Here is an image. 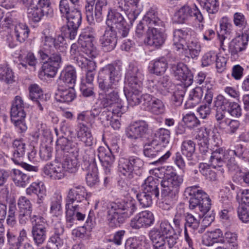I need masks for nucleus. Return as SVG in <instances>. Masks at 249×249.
Wrapping results in <instances>:
<instances>
[{"mask_svg": "<svg viewBox=\"0 0 249 249\" xmlns=\"http://www.w3.org/2000/svg\"><path fill=\"white\" fill-rule=\"evenodd\" d=\"M64 229L60 224L56 225L54 229V233L49 238L47 245V249H59L63 245V240L61 236L64 233Z\"/></svg>", "mask_w": 249, "mask_h": 249, "instance_id": "c756f323", "label": "nucleus"}, {"mask_svg": "<svg viewBox=\"0 0 249 249\" xmlns=\"http://www.w3.org/2000/svg\"><path fill=\"white\" fill-rule=\"evenodd\" d=\"M78 156L72 155H68L64 162L61 163L64 173L68 171L70 173L75 172L78 168Z\"/></svg>", "mask_w": 249, "mask_h": 249, "instance_id": "49530a36", "label": "nucleus"}, {"mask_svg": "<svg viewBox=\"0 0 249 249\" xmlns=\"http://www.w3.org/2000/svg\"><path fill=\"white\" fill-rule=\"evenodd\" d=\"M171 70L176 79L180 81L184 87L190 86L193 81V76L186 65L182 63L173 64Z\"/></svg>", "mask_w": 249, "mask_h": 249, "instance_id": "6ab92c4d", "label": "nucleus"}, {"mask_svg": "<svg viewBox=\"0 0 249 249\" xmlns=\"http://www.w3.org/2000/svg\"><path fill=\"white\" fill-rule=\"evenodd\" d=\"M184 218L185 219L184 210L181 208L178 209L173 219L174 226L173 227L178 235L182 231Z\"/></svg>", "mask_w": 249, "mask_h": 249, "instance_id": "8fccbe9b", "label": "nucleus"}, {"mask_svg": "<svg viewBox=\"0 0 249 249\" xmlns=\"http://www.w3.org/2000/svg\"><path fill=\"white\" fill-rule=\"evenodd\" d=\"M191 7L188 5L181 6L174 14L173 21L178 24L186 23L191 19Z\"/></svg>", "mask_w": 249, "mask_h": 249, "instance_id": "79ce46f5", "label": "nucleus"}, {"mask_svg": "<svg viewBox=\"0 0 249 249\" xmlns=\"http://www.w3.org/2000/svg\"><path fill=\"white\" fill-rule=\"evenodd\" d=\"M21 4L30 5L34 2L38 5L42 17L51 18L53 16V11L50 5L49 0H18Z\"/></svg>", "mask_w": 249, "mask_h": 249, "instance_id": "2f4dec72", "label": "nucleus"}, {"mask_svg": "<svg viewBox=\"0 0 249 249\" xmlns=\"http://www.w3.org/2000/svg\"><path fill=\"white\" fill-rule=\"evenodd\" d=\"M149 236L152 242L153 249H166V246H167L166 239L150 234Z\"/></svg>", "mask_w": 249, "mask_h": 249, "instance_id": "0e129e2a", "label": "nucleus"}, {"mask_svg": "<svg viewBox=\"0 0 249 249\" xmlns=\"http://www.w3.org/2000/svg\"><path fill=\"white\" fill-rule=\"evenodd\" d=\"M183 181V176L179 175L174 171L168 175L166 179L160 181L161 195L165 198V200L170 202V204L177 200Z\"/></svg>", "mask_w": 249, "mask_h": 249, "instance_id": "6e6552de", "label": "nucleus"}, {"mask_svg": "<svg viewBox=\"0 0 249 249\" xmlns=\"http://www.w3.org/2000/svg\"><path fill=\"white\" fill-rule=\"evenodd\" d=\"M164 28L158 27L150 30L151 35L148 38V45L159 47L163 44L166 37Z\"/></svg>", "mask_w": 249, "mask_h": 249, "instance_id": "72a5a7b5", "label": "nucleus"}, {"mask_svg": "<svg viewBox=\"0 0 249 249\" xmlns=\"http://www.w3.org/2000/svg\"><path fill=\"white\" fill-rule=\"evenodd\" d=\"M86 189L83 186H75L69 190L65 206L67 222L70 224L73 223L74 217L78 221H83L88 213L86 223L88 225L91 223L93 212L86 211L82 204V201L86 199Z\"/></svg>", "mask_w": 249, "mask_h": 249, "instance_id": "20e7f679", "label": "nucleus"}, {"mask_svg": "<svg viewBox=\"0 0 249 249\" xmlns=\"http://www.w3.org/2000/svg\"><path fill=\"white\" fill-rule=\"evenodd\" d=\"M142 21L146 25L148 31L158 27H164V23L159 17L158 9L155 7H151L146 12L142 18Z\"/></svg>", "mask_w": 249, "mask_h": 249, "instance_id": "393cba45", "label": "nucleus"}, {"mask_svg": "<svg viewBox=\"0 0 249 249\" xmlns=\"http://www.w3.org/2000/svg\"><path fill=\"white\" fill-rule=\"evenodd\" d=\"M45 176L52 179H61L65 176L64 169L61 162H54L46 164L43 169Z\"/></svg>", "mask_w": 249, "mask_h": 249, "instance_id": "a878e982", "label": "nucleus"}, {"mask_svg": "<svg viewBox=\"0 0 249 249\" xmlns=\"http://www.w3.org/2000/svg\"><path fill=\"white\" fill-rule=\"evenodd\" d=\"M220 26L221 30L220 33L218 34L220 47L221 49L227 54V46L225 44V43H226L225 41L227 38L226 35L230 33L232 25L226 19H223L220 22Z\"/></svg>", "mask_w": 249, "mask_h": 249, "instance_id": "58836bf2", "label": "nucleus"}, {"mask_svg": "<svg viewBox=\"0 0 249 249\" xmlns=\"http://www.w3.org/2000/svg\"><path fill=\"white\" fill-rule=\"evenodd\" d=\"M65 18L67 20V25L62 28V35L61 36H65L71 40L74 39L77 36L78 29L81 24V13L78 10L74 9Z\"/></svg>", "mask_w": 249, "mask_h": 249, "instance_id": "9b49d317", "label": "nucleus"}, {"mask_svg": "<svg viewBox=\"0 0 249 249\" xmlns=\"http://www.w3.org/2000/svg\"><path fill=\"white\" fill-rule=\"evenodd\" d=\"M106 24L107 28L117 30L119 36L121 37H126L129 34V24L127 23L122 14L115 10L108 9Z\"/></svg>", "mask_w": 249, "mask_h": 249, "instance_id": "1a4fd4ad", "label": "nucleus"}, {"mask_svg": "<svg viewBox=\"0 0 249 249\" xmlns=\"http://www.w3.org/2000/svg\"><path fill=\"white\" fill-rule=\"evenodd\" d=\"M76 80V72L72 66H68L61 71L57 86L74 88Z\"/></svg>", "mask_w": 249, "mask_h": 249, "instance_id": "b1692460", "label": "nucleus"}, {"mask_svg": "<svg viewBox=\"0 0 249 249\" xmlns=\"http://www.w3.org/2000/svg\"><path fill=\"white\" fill-rule=\"evenodd\" d=\"M121 77L120 69L112 64L103 68L98 76L99 88L105 93L99 95L100 105L104 108H107L117 117H121L128 108L124 105L119 95L118 88Z\"/></svg>", "mask_w": 249, "mask_h": 249, "instance_id": "f257e3e1", "label": "nucleus"}, {"mask_svg": "<svg viewBox=\"0 0 249 249\" xmlns=\"http://www.w3.org/2000/svg\"><path fill=\"white\" fill-rule=\"evenodd\" d=\"M12 147L13 153L12 160L16 164L20 165L28 171L36 172L38 171L37 166L29 164L22 160L26 149V143L23 139L15 140L13 142Z\"/></svg>", "mask_w": 249, "mask_h": 249, "instance_id": "ddd939ff", "label": "nucleus"}, {"mask_svg": "<svg viewBox=\"0 0 249 249\" xmlns=\"http://www.w3.org/2000/svg\"><path fill=\"white\" fill-rule=\"evenodd\" d=\"M155 136L159 142L166 144L170 140V132L167 129L160 128L156 131Z\"/></svg>", "mask_w": 249, "mask_h": 249, "instance_id": "69168bd1", "label": "nucleus"}, {"mask_svg": "<svg viewBox=\"0 0 249 249\" xmlns=\"http://www.w3.org/2000/svg\"><path fill=\"white\" fill-rule=\"evenodd\" d=\"M143 75L142 69L137 66L131 64L129 65L125 74V79L128 84V92H124L128 104L131 106L139 105L142 100L144 105H146V101L151 99L149 94L142 95V80Z\"/></svg>", "mask_w": 249, "mask_h": 249, "instance_id": "39448f33", "label": "nucleus"}, {"mask_svg": "<svg viewBox=\"0 0 249 249\" xmlns=\"http://www.w3.org/2000/svg\"><path fill=\"white\" fill-rule=\"evenodd\" d=\"M191 196L189 200L190 209H195V213H187L185 214L184 230L187 228L194 231L200 225V221L205 213L210 211L211 199L208 195L198 186H193L187 189Z\"/></svg>", "mask_w": 249, "mask_h": 249, "instance_id": "7ed1b4c3", "label": "nucleus"}, {"mask_svg": "<svg viewBox=\"0 0 249 249\" xmlns=\"http://www.w3.org/2000/svg\"><path fill=\"white\" fill-rule=\"evenodd\" d=\"M117 42V35L116 31L106 27L104 34L99 38V43L102 49L104 52H110L115 48Z\"/></svg>", "mask_w": 249, "mask_h": 249, "instance_id": "4be33fe9", "label": "nucleus"}, {"mask_svg": "<svg viewBox=\"0 0 249 249\" xmlns=\"http://www.w3.org/2000/svg\"><path fill=\"white\" fill-rule=\"evenodd\" d=\"M77 120L79 122L76 132L77 138L83 142L86 146L92 145L93 138L91 133L87 125L82 123V122H89V119L87 112H82L78 114Z\"/></svg>", "mask_w": 249, "mask_h": 249, "instance_id": "4468645a", "label": "nucleus"}, {"mask_svg": "<svg viewBox=\"0 0 249 249\" xmlns=\"http://www.w3.org/2000/svg\"><path fill=\"white\" fill-rule=\"evenodd\" d=\"M185 45H183L182 50L177 51L178 53H181L186 57L194 58L197 57L201 51L200 45L199 43L195 40H188Z\"/></svg>", "mask_w": 249, "mask_h": 249, "instance_id": "f704fd0d", "label": "nucleus"}, {"mask_svg": "<svg viewBox=\"0 0 249 249\" xmlns=\"http://www.w3.org/2000/svg\"><path fill=\"white\" fill-rule=\"evenodd\" d=\"M149 234L166 239L167 247L169 249L175 246L178 239V234L166 219L159 221L158 227L152 229Z\"/></svg>", "mask_w": 249, "mask_h": 249, "instance_id": "9d476101", "label": "nucleus"}, {"mask_svg": "<svg viewBox=\"0 0 249 249\" xmlns=\"http://www.w3.org/2000/svg\"><path fill=\"white\" fill-rule=\"evenodd\" d=\"M131 164L130 157L128 159L121 158L119 159L118 170L121 174L129 178H132L133 172Z\"/></svg>", "mask_w": 249, "mask_h": 249, "instance_id": "09e8293b", "label": "nucleus"}, {"mask_svg": "<svg viewBox=\"0 0 249 249\" xmlns=\"http://www.w3.org/2000/svg\"><path fill=\"white\" fill-rule=\"evenodd\" d=\"M181 150L182 154L189 160L192 159L196 150L195 142L190 140L184 141L181 144Z\"/></svg>", "mask_w": 249, "mask_h": 249, "instance_id": "864d4df0", "label": "nucleus"}, {"mask_svg": "<svg viewBox=\"0 0 249 249\" xmlns=\"http://www.w3.org/2000/svg\"><path fill=\"white\" fill-rule=\"evenodd\" d=\"M231 102L222 95L219 94L216 96L214 101V106L216 110L222 111H227Z\"/></svg>", "mask_w": 249, "mask_h": 249, "instance_id": "6e6d98bb", "label": "nucleus"}, {"mask_svg": "<svg viewBox=\"0 0 249 249\" xmlns=\"http://www.w3.org/2000/svg\"><path fill=\"white\" fill-rule=\"evenodd\" d=\"M26 192L29 196L36 195L38 197L37 203L40 204L46 196V187L42 181L33 182L26 189Z\"/></svg>", "mask_w": 249, "mask_h": 249, "instance_id": "c9c22d12", "label": "nucleus"}, {"mask_svg": "<svg viewBox=\"0 0 249 249\" xmlns=\"http://www.w3.org/2000/svg\"><path fill=\"white\" fill-rule=\"evenodd\" d=\"M22 4L28 8L27 14L29 18L36 22L40 20L42 17L38 5H36L35 2L28 5L25 4Z\"/></svg>", "mask_w": 249, "mask_h": 249, "instance_id": "5fc2aeb1", "label": "nucleus"}, {"mask_svg": "<svg viewBox=\"0 0 249 249\" xmlns=\"http://www.w3.org/2000/svg\"><path fill=\"white\" fill-rule=\"evenodd\" d=\"M148 131V124L143 120L131 123L125 129L126 137L131 141H136L144 137Z\"/></svg>", "mask_w": 249, "mask_h": 249, "instance_id": "f3484780", "label": "nucleus"}, {"mask_svg": "<svg viewBox=\"0 0 249 249\" xmlns=\"http://www.w3.org/2000/svg\"><path fill=\"white\" fill-rule=\"evenodd\" d=\"M159 180L152 176H149L145 179L143 183L142 184V187L143 192L154 196L158 197L159 196V190L158 185Z\"/></svg>", "mask_w": 249, "mask_h": 249, "instance_id": "ea45409f", "label": "nucleus"}, {"mask_svg": "<svg viewBox=\"0 0 249 249\" xmlns=\"http://www.w3.org/2000/svg\"><path fill=\"white\" fill-rule=\"evenodd\" d=\"M24 105L22 98L19 96H16L13 101L11 108V117H19L24 118L26 113L24 110Z\"/></svg>", "mask_w": 249, "mask_h": 249, "instance_id": "a19ab883", "label": "nucleus"}, {"mask_svg": "<svg viewBox=\"0 0 249 249\" xmlns=\"http://www.w3.org/2000/svg\"><path fill=\"white\" fill-rule=\"evenodd\" d=\"M64 37L58 36L54 38L50 36H45L42 41L41 49L38 53L40 58L44 61L42 66L44 75L53 78L55 75L62 63L61 54L55 53L63 46Z\"/></svg>", "mask_w": 249, "mask_h": 249, "instance_id": "f03ea898", "label": "nucleus"}, {"mask_svg": "<svg viewBox=\"0 0 249 249\" xmlns=\"http://www.w3.org/2000/svg\"><path fill=\"white\" fill-rule=\"evenodd\" d=\"M146 240L144 236L129 239L125 244V249H145Z\"/></svg>", "mask_w": 249, "mask_h": 249, "instance_id": "3c124183", "label": "nucleus"}, {"mask_svg": "<svg viewBox=\"0 0 249 249\" xmlns=\"http://www.w3.org/2000/svg\"><path fill=\"white\" fill-rule=\"evenodd\" d=\"M18 211H32V204L30 200L24 196H21L18 200Z\"/></svg>", "mask_w": 249, "mask_h": 249, "instance_id": "774afa93", "label": "nucleus"}, {"mask_svg": "<svg viewBox=\"0 0 249 249\" xmlns=\"http://www.w3.org/2000/svg\"><path fill=\"white\" fill-rule=\"evenodd\" d=\"M200 4L209 14H215L218 10L219 2L217 0H204Z\"/></svg>", "mask_w": 249, "mask_h": 249, "instance_id": "4d7b16f0", "label": "nucleus"}, {"mask_svg": "<svg viewBox=\"0 0 249 249\" xmlns=\"http://www.w3.org/2000/svg\"><path fill=\"white\" fill-rule=\"evenodd\" d=\"M168 68L165 58L161 57L152 61L149 64V71L157 75L164 73Z\"/></svg>", "mask_w": 249, "mask_h": 249, "instance_id": "4c0bfd02", "label": "nucleus"}, {"mask_svg": "<svg viewBox=\"0 0 249 249\" xmlns=\"http://www.w3.org/2000/svg\"><path fill=\"white\" fill-rule=\"evenodd\" d=\"M124 6L123 3L121 5L120 2H118V7L124 11L130 23L132 24L140 13V10L138 9L140 0H124Z\"/></svg>", "mask_w": 249, "mask_h": 249, "instance_id": "cd10ccee", "label": "nucleus"}, {"mask_svg": "<svg viewBox=\"0 0 249 249\" xmlns=\"http://www.w3.org/2000/svg\"><path fill=\"white\" fill-rule=\"evenodd\" d=\"M154 196L151 194L142 191L137 195V198L140 205L143 208L148 207L152 204V197Z\"/></svg>", "mask_w": 249, "mask_h": 249, "instance_id": "bf43d9fd", "label": "nucleus"}, {"mask_svg": "<svg viewBox=\"0 0 249 249\" xmlns=\"http://www.w3.org/2000/svg\"><path fill=\"white\" fill-rule=\"evenodd\" d=\"M11 176L13 181L17 186L24 187L29 182V176L19 170L13 169Z\"/></svg>", "mask_w": 249, "mask_h": 249, "instance_id": "de8ad7c7", "label": "nucleus"}, {"mask_svg": "<svg viewBox=\"0 0 249 249\" xmlns=\"http://www.w3.org/2000/svg\"><path fill=\"white\" fill-rule=\"evenodd\" d=\"M97 155L105 173L107 175L110 174L115 161L114 156L112 154L111 150L108 147L100 146L98 149Z\"/></svg>", "mask_w": 249, "mask_h": 249, "instance_id": "5701e85b", "label": "nucleus"}, {"mask_svg": "<svg viewBox=\"0 0 249 249\" xmlns=\"http://www.w3.org/2000/svg\"><path fill=\"white\" fill-rule=\"evenodd\" d=\"M77 64L81 69L87 71L86 82L91 85L95 74V71L96 67L95 62L88 59L86 57H79L77 59Z\"/></svg>", "mask_w": 249, "mask_h": 249, "instance_id": "bb28decb", "label": "nucleus"}, {"mask_svg": "<svg viewBox=\"0 0 249 249\" xmlns=\"http://www.w3.org/2000/svg\"><path fill=\"white\" fill-rule=\"evenodd\" d=\"M185 91L186 89L185 88L180 86L177 87L175 90L173 92L172 100L176 106H180L182 104Z\"/></svg>", "mask_w": 249, "mask_h": 249, "instance_id": "e2e57ef3", "label": "nucleus"}, {"mask_svg": "<svg viewBox=\"0 0 249 249\" xmlns=\"http://www.w3.org/2000/svg\"><path fill=\"white\" fill-rule=\"evenodd\" d=\"M19 59L20 62L19 65H21L25 69L27 68V65L30 66H35L37 63V60L33 53L29 52L24 56L20 55Z\"/></svg>", "mask_w": 249, "mask_h": 249, "instance_id": "680f3d73", "label": "nucleus"}, {"mask_svg": "<svg viewBox=\"0 0 249 249\" xmlns=\"http://www.w3.org/2000/svg\"><path fill=\"white\" fill-rule=\"evenodd\" d=\"M192 31L189 28L178 29L173 33V46L177 51L182 50V46L187 42V39L191 35Z\"/></svg>", "mask_w": 249, "mask_h": 249, "instance_id": "c85d7f7f", "label": "nucleus"}, {"mask_svg": "<svg viewBox=\"0 0 249 249\" xmlns=\"http://www.w3.org/2000/svg\"><path fill=\"white\" fill-rule=\"evenodd\" d=\"M85 9L87 21L89 24H94L95 22H100L102 20L103 16L100 20L96 18L95 16L96 11L95 9L94 11L93 10V5H85Z\"/></svg>", "mask_w": 249, "mask_h": 249, "instance_id": "052dcab7", "label": "nucleus"}, {"mask_svg": "<svg viewBox=\"0 0 249 249\" xmlns=\"http://www.w3.org/2000/svg\"><path fill=\"white\" fill-rule=\"evenodd\" d=\"M161 147V144L153 141L150 143H147L144 145L143 154L146 157L157 159L152 164L162 163L170 156L171 153L169 151L166 152L163 151Z\"/></svg>", "mask_w": 249, "mask_h": 249, "instance_id": "dca6fc26", "label": "nucleus"}, {"mask_svg": "<svg viewBox=\"0 0 249 249\" xmlns=\"http://www.w3.org/2000/svg\"><path fill=\"white\" fill-rule=\"evenodd\" d=\"M147 87L155 95L167 96L173 89L174 85L168 76L164 75L158 79L148 80Z\"/></svg>", "mask_w": 249, "mask_h": 249, "instance_id": "f8f14e48", "label": "nucleus"}, {"mask_svg": "<svg viewBox=\"0 0 249 249\" xmlns=\"http://www.w3.org/2000/svg\"><path fill=\"white\" fill-rule=\"evenodd\" d=\"M62 196L60 193H55L52 198L51 205V213L55 216L60 215L61 213Z\"/></svg>", "mask_w": 249, "mask_h": 249, "instance_id": "603ef678", "label": "nucleus"}, {"mask_svg": "<svg viewBox=\"0 0 249 249\" xmlns=\"http://www.w3.org/2000/svg\"><path fill=\"white\" fill-rule=\"evenodd\" d=\"M204 89L205 90L204 101L205 104L200 106L197 108V112L201 118L206 119L211 112V105L213 97L214 86L209 82L206 81Z\"/></svg>", "mask_w": 249, "mask_h": 249, "instance_id": "aec40b11", "label": "nucleus"}, {"mask_svg": "<svg viewBox=\"0 0 249 249\" xmlns=\"http://www.w3.org/2000/svg\"><path fill=\"white\" fill-rule=\"evenodd\" d=\"M46 234L47 225L32 226V236L34 242L37 246H39L45 242Z\"/></svg>", "mask_w": 249, "mask_h": 249, "instance_id": "37998d69", "label": "nucleus"}, {"mask_svg": "<svg viewBox=\"0 0 249 249\" xmlns=\"http://www.w3.org/2000/svg\"><path fill=\"white\" fill-rule=\"evenodd\" d=\"M149 110L153 114L160 115L164 113L165 107L163 102L158 98H152L146 101V105Z\"/></svg>", "mask_w": 249, "mask_h": 249, "instance_id": "c03bdc74", "label": "nucleus"}, {"mask_svg": "<svg viewBox=\"0 0 249 249\" xmlns=\"http://www.w3.org/2000/svg\"><path fill=\"white\" fill-rule=\"evenodd\" d=\"M204 88V86L203 88L196 87L190 91L188 99L185 104V108H193L200 103L204 90L205 91Z\"/></svg>", "mask_w": 249, "mask_h": 249, "instance_id": "e433bc0d", "label": "nucleus"}, {"mask_svg": "<svg viewBox=\"0 0 249 249\" xmlns=\"http://www.w3.org/2000/svg\"><path fill=\"white\" fill-rule=\"evenodd\" d=\"M249 38L248 34L244 33L242 36H239L233 39L230 43L226 40L225 44H228V52L231 53V58L237 59L238 57V53L245 49L248 44Z\"/></svg>", "mask_w": 249, "mask_h": 249, "instance_id": "412c9836", "label": "nucleus"}, {"mask_svg": "<svg viewBox=\"0 0 249 249\" xmlns=\"http://www.w3.org/2000/svg\"><path fill=\"white\" fill-rule=\"evenodd\" d=\"M56 149L61 150L65 153H69V155L78 156L79 148L77 143L73 142L65 137H61L56 141Z\"/></svg>", "mask_w": 249, "mask_h": 249, "instance_id": "473e14b6", "label": "nucleus"}, {"mask_svg": "<svg viewBox=\"0 0 249 249\" xmlns=\"http://www.w3.org/2000/svg\"><path fill=\"white\" fill-rule=\"evenodd\" d=\"M155 218L150 211H143L133 217L130 223V227L135 230L147 228L154 224Z\"/></svg>", "mask_w": 249, "mask_h": 249, "instance_id": "a211bd4d", "label": "nucleus"}, {"mask_svg": "<svg viewBox=\"0 0 249 249\" xmlns=\"http://www.w3.org/2000/svg\"><path fill=\"white\" fill-rule=\"evenodd\" d=\"M57 90L55 94V99L59 102L70 103L76 97L74 88L57 86Z\"/></svg>", "mask_w": 249, "mask_h": 249, "instance_id": "7c9ffc66", "label": "nucleus"}, {"mask_svg": "<svg viewBox=\"0 0 249 249\" xmlns=\"http://www.w3.org/2000/svg\"><path fill=\"white\" fill-rule=\"evenodd\" d=\"M86 180L89 186H92L96 184L98 181V177L97 175V169L96 168L91 169L89 168V171L87 173Z\"/></svg>", "mask_w": 249, "mask_h": 249, "instance_id": "338daca9", "label": "nucleus"}, {"mask_svg": "<svg viewBox=\"0 0 249 249\" xmlns=\"http://www.w3.org/2000/svg\"><path fill=\"white\" fill-rule=\"evenodd\" d=\"M202 138L199 139L198 142V149L199 152L204 155H206L209 151L211 152V156L210 158L211 166L213 168H220V171L224 172V169L221 168L226 162V160L228 158V155H235L238 158H241L245 159L243 156V152L240 151L229 150L227 151L222 147L216 148L215 150L212 151L209 148L207 138L202 135Z\"/></svg>", "mask_w": 249, "mask_h": 249, "instance_id": "0eeeda50", "label": "nucleus"}, {"mask_svg": "<svg viewBox=\"0 0 249 249\" xmlns=\"http://www.w3.org/2000/svg\"><path fill=\"white\" fill-rule=\"evenodd\" d=\"M137 209L134 200L110 203L107 208V220L109 226L113 228L120 227Z\"/></svg>", "mask_w": 249, "mask_h": 249, "instance_id": "423d86ee", "label": "nucleus"}, {"mask_svg": "<svg viewBox=\"0 0 249 249\" xmlns=\"http://www.w3.org/2000/svg\"><path fill=\"white\" fill-rule=\"evenodd\" d=\"M95 37L94 30L91 27H88L79 36L78 44L84 46V51L85 55L90 58H95L97 55L96 47L93 45L92 41Z\"/></svg>", "mask_w": 249, "mask_h": 249, "instance_id": "2eb2a0df", "label": "nucleus"}, {"mask_svg": "<svg viewBox=\"0 0 249 249\" xmlns=\"http://www.w3.org/2000/svg\"><path fill=\"white\" fill-rule=\"evenodd\" d=\"M29 32L30 30L25 24L19 23L15 26L14 35L17 40L21 43L28 37Z\"/></svg>", "mask_w": 249, "mask_h": 249, "instance_id": "a18cd8bd", "label": "nucleus"}, {"mask_svg": "<svg viewBox=\"0 0 249 249\" xmlns=\"http://www.w3.org/2000/svg\"><path fill=\"white\" fill-rule=\"evenodd\" d=\"M29 98L33 101H38L43 98L41 89L36 84L31 85L29 88Z\"/></svg>", "mask_w": 249, "mask_h": 249, "instance_id": "13d9d810", "label": "nucleus"}]
</instances>
